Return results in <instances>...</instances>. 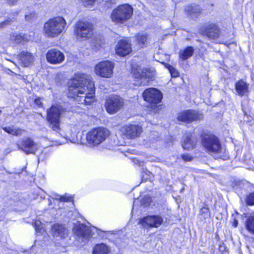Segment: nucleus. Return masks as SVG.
<instances>
[{
	"mask_svg": "<svg viewBox=\"0 0 254 254\" xmlns=\"http://www.w3.org/2000/svg\"><path fill=\"white\" fill-rule=\"evenodd\" d=\"M95 91L94 83L87 74L77 73L69 82L68 97L79 104H91L95 100Z\"/></svg>",
	"mask_w": 254,
	"mask_h": 254,
	"instance_id": "f257e3e1",
	"label": "nucleus"
},
{
	"mask_svg": "<svg viewBox=\"0 0 254 254\" xmlns=\"http://www.w3.org/2000/svg\"><path fill=\"white\" fill-rule=\"evenodd\" d=\"M67 28L66 22L63 17L58 16L49 19L44 25L43 30L46 36L55 38Z\"/></svg>",
	"mask_w": 254,
	"mask_h": 254,
	"instance_id": "f03ea898",
	"label": "nucleus"
},
{
	"mask_svg": "<svg viewBox=\"0 0 254 254\" xmlns=\"http://www.w3.org/2000/svg\"><path fill=\"white\" fill-rule=\"evenodd\" d=\"M65 110L60 105H53L47 110V121L50 127L57 132L61 130L60 119Z\"/></svg>",
	"mask_w": 254,
	"mask_h": 254,
	"instance_id": "7ed1b4c3",
	"label": "nucleus"
},
{
	"mask_svg": "<svg viewBox=\"0 0 254 254\" xmlns=\"http://www.w3.org/2000/svg\"><path fill=\"white\" fill-rule=\"evenodd\" d=\"M133 13L132 7L128 4L120 5L112 12L110 18L117 24H122L129 20Z\"/></svg>",
	"mask_w": 254,
	"mask_h": 254,
	"instance_id": "20e7f679",
	"label": "nucleus"
},
{
	"mask_svg": "<svg viewBox=\"0 0 254 254\" xmlns=\"http://www.w3.org/2000/svg\"><path fill=\"white\" fill-rule=\"evenodd\" d=\"M142 96L144 101L150 104L152 111L157 112L161 109L160 103L163 95L160 90L155 88H148L143 91Z\"/></svg>",
	"mask_w": 254,
	"mask_h": 254,
	"instance_id": "39448f33",
	"label": "nucleus"
},
{
	"mask_svg": "<svg viewBox=\"0 0 254 254\" xmlns=\"http://www.w3.org/2000/svg\"><path fill=\"white\" fill-rule=\"evenodd\" d=\"M201 143L206 151L210 154L221 152L222 147L219 140L212 134L207 133L202 135Z\"/></svg>",
	"mask_w": 254,
	"mask_h": 254,
	"instance_id": "423d86ee",
	"label": "nucleus"
},
{
	"mask_svg": "<svg viewBox=\"0 0 254 254\" xmlns=\"http://www.w3.org/2000/svg\"><path fill=\"white\" fill-rule=\"evenodd\" d=\"M110 134L109 130L106 128H95L87 134V141L90 145L97 146L104 141Z\"/></svg>",
	"mask_w": 254,
	"mask_h": 254,
	"instance_id": "0eeeda50",
	"label": "nucleus"
},
{
	"mask_svg": "<svg viewBox=\"0 0 254 254\" xmlns=\"http://www.w3.org/2000/svg\"><path fill=\"white\" fill-rule=\"evenodd\" d=\"M93 29V25L90 22L79 21L75 24L74 33L77 40H85L91 37Z\"/></svg>",
	"mask_w": 254,
	"mask_h": 254,
	"instance_id": "6e6552de",
	"label": "nucleus"
},
{
	"mask_svg": "<svg viewBox=\"0 0 254 254\" xmlns=\"http://www.w3.org/2000/svg\"><path fill=\"white\" fill-rule=\"evenodd\" d=\"M125 105L124 99L118 95H113L106 100L105 107L110 114H114L123 109Z\"/></svg>",
	"mask_w": 254,
	"mask_h": 254,
	"instance_id": "1a4fd4ad",
	"label": "nucleus"
},
{
	"mask_svg": "<svg viewBox=\"0 0 254 254\" xmlns=\"http://www.w3.org/2000/svg\"><path fill=\"white\" fill-rule=\"evenodd\" d=\"M114 64L109 61H104L97 64L94 68L95 73L104 78L111 77L113 73Z\"/></svg>",
	"mask_w": 254,
	"mask_h": 254,
	"instance_id": "9d476101",
	"label": "nucleus"
},
{
	"mask_svg": "<svg viewBox=\"0 0 254 254\" xmlns=\"http://www.w3.org/2000/svg\"><path fill=\"white\" fill-rule=\"evenodd\" d=\"M73 232L78 240H81L83 242L88 241L93 235L92 230L88 226L80 223L76 224L74 226Z\"/></svg>",
	"mask_w": 254,
	"mask_h": 254,
	"instance_id": "9b49d317",
	"label": "nucleus"
},
{
	"mask_svg": "<svg viewBox=\"0 0 254 254\" xmlns=\"http://www.w3.org/2000/svg\"><path fill=\"white\" fill-rule=\"evenodd\" d=\"M163 222V218L160 215H148L140 219L139 224L144 228H157L162 224Z\"/></svg>",
	"mask_w": 254,
	"mask_h": 254,
	"instance_id": "f8f14e48",
	"label": "nucleus"
},
{
	"mask_svg": "<svg viewBox=\"0 0 254 254\" xmlns=\"http://www.w3.org/2000/svg\"><path fill=\"white\" fill-rule=\"evenodd\" d=\"M202 115L193 110H188L180 112L177 117L178 121L190 123L194 121L201 120Z\"/></svg>",
	"mask_w": 254,
	"mask_h": 254,
	"instance_id": "ddd939ff",
	"label": "nucleus"
},
{
	"mask_svg": "<svg viewBox=\"0 0 254 254\" xmlns=\"http://www.w3.org/2000/svg\"><path fill=\"white\" fill-rule=\"evenodd\" d=\"M120 132L127 138L137 137L141 132V127L138 125L128 124L123 126L120 129Z\"/></svg>",
	"mask_w": 254,
	"mask_h": 254,
	"instance_id": "4468645a",
	"label": "nucleus"
},
{
	"mask_svg": "<svg viewBox=\"0 0 254 254\" xmlns=\"http://www.w3.org/2000/svg\"><path fill=\"white\" fill-rule=\"evenodd\" d=\"M47 61L52 64L62 63L64 60V54L57 49L49 50L46 55Z\"/></svg>",
	"mask_w": 254,
	"mask_h": 254,
	"instance_id": "2eb2a0df",
	"label": "nucleus"
},
{
	"mask_svg": "<svg viewBox=\"0 0 254 254\" xmlns=\"http://www.w3.org/2000/svg\"><path fill=\"white\" fill-rule=\"evenodd\" d=\"M18 147L27 154H34L37 149V143L29 137L23 138Z\"/></svg>",
	"mask_w": 254,
	"mask_h": 254,
	"instance_id": "dca6fc26",
	"label": "nucleus"
},
{
	"mask_svg": "<svg viewBox=\"0 0 254 254\" xmlns=\"http://www.w3.org/2000/svg\"><path fill=\"white\" fill-rule=\"evenodd\" d=\"M203 32L209 39H216L220 36V30L215 24L206 23Z\"/></svg>",
	"mask_w": 254,
	"mask_h": 254,
	"instance_id": "f3484780",
	"label": "nucleus"
},
{
	"mask_svg": "<svg viewBox=\"0 0 254 254\" xmlns=\"http://www.w3.org/2000/svg\"><path fill=\"white\" fill-rule=\"evenodd\" d=\"M131 46L129 42L126 40L119 41L116 49L117 54L121 56H126L131 52Z\"/></svg>",
	"mask_w": 254,
	"mask_h": 254,
	"instance_id": "a211bd4d",
	"label": "nucleus"
},
{
	"mask_svg": "<svg viewBox=\"0 0 254 254\" xmlns=\"http://www.w3.org/2000/svg\"><path fill=\"white\" fill-rule=\"evenodd\" d=\"M134 74L136 78H140L141 80L144 78H151L155 75L154 68H145L141 69L140 68L133 70Z\"/></svg>",
	"mask_w": 254,
	"mask_h": 254,
	"instance_id": "6ab92c4d",
	"label": "nucleus"
},
{
	"mask_svg": "<svg viewBox=\"0 0 254 254\" xmlns=\"http://www.w3.org/2000/svg\"><path fill=\"white\" fill-rule=\"evenodd\" d=\"M18 56V59L24 66L31 65L35 60V57L33 54L27 51H22Z\"/></svg>",
	"mask_w": 254,
	"mask_h": 254,
	"instance_id": "aec40b11",
	"label": "nucleus"
},
{
	"mask_svg": "<svg viewBox=\"0 0 254 254\" xmlns=\"http://www.w3.org/2000/svg\"><path fill=\"white\" fill-rule=\"evenodd\" d=\"M185 10L191 19L197 18L202 12V8L200 6L195 4L186 6Z\"/></svg>",
	"mask_w": 254,
	"mask_h": 254,
	"instance_id": "412c9836",
	"label": "nucleus"
},
{
	"mask_svg": "<svg viewBox=\"0 0 254 254\" xmlns=\"http://www.w3.org/2000/svg\"><path fill=\"white\" fill-rule=\"evenodd\" d=\"M52 232L55 236L60 237L61 239H65L68 235L67 229L63 225L58 224L53 226Z\"/></svg>",
	"mask_w": 254,
	"mask_h": 254,
	"instance_id": "4be33fe9",
	"label": "nucleus"
},
{
	"mask_svg": "<svg viewBox=\"0 0 254 254\" xmlns=\"http://www.w3.org/2000/svg\"><path fill=\"white\" fill-rule=\"evenodd\" d=\"M182 147L184 149L190 150L193 149L196 144V139L192 138L191 135H188L184 137Z\"/></svg>",
	"mask_w": 254,
	"mask_h": 254,
	"instance_id": "5701e85b",
	"label": "nucleus"
},
{
	"mask_svg": "<svg viewBox=\"0 0 254 254\" xmlns=\"http://www.w3.org/2000/svg\"><path fill=\"white\" fill-rule=\"evenodd\" d=\"M236 90L240 95H244L247 93L248 84L243 80H240L236 83Z\"/></svg>",
	"mask_w": 254,
	"mask_h": 254,
	"instance_id": "b1692460",
	"label": "nucleus"
},
{
	"mask_svg": "<svg viewBox=\"0 0 254 254\" xmlns=\"http://www.w3.org/2000/svg\"><path fill=\"white\" fill-rule=\"evenodd\" d=\"M110 252L109 248L106 245L102 243L96 245L93 251V254H108Z\"/></svg>",
	"mask_w": 254,
	"mask_h": 254,
	"instance_id": "393cba45",
	"label": "nucleus"
},
{
	"mask_svg": "<svg viewBox=\"0 0 254 254\" xmlns=\"http://www.w3.org/2000/svg\"><path fill=\"white\" fill-rule=\"evenodd\" d=\"M194 52L192 47H188L180 52V58L183 61L186 60L191 57Z\"/></svg>",
	"mask_w": 254,
	"mask_h": 254,
	"instance_id": "a878e982",
	"label": "nucleus"
},
{
	"mask_svg": "<svg viewBox=\"0 0 254 254\" xmlns=\"http://www.w3.org/2000/svg\"><path fill=\"white\" fill-rule=\"evenodd\" d=\"M246 226L247 229L254 234V213L251 214L248 216L246 221Z\"/></svg>",
	"mask_w": 254,
	"mask_h": 254,
	"instance_id": "bb28decb",
	"label": "nucleus"
},
{
	"mask_svg": "<svg viewBox=\"0 0 254 254\" xmlns=\"http://www.w3.org/2000/svg\"><path fill=\"white\" fill-rule=\"evenodd\" d=\"M9 39L13 43L18 44L22 41H25V36L16 33H12L10 35Z\"/></svg>",
	"mask_w": 254,
	"mask_h": 254,
	"instance_id": "cd10ccee",
	"label": "nucleus"
},
{
	"mask_svg": "<svg viewBox=\"0 0 254 254\" xmlns=\"http://www.w3.org/2000/svg\"><path fill=\"white\" fill-rule=\"evenodd\" d=\"M3 129L6 132L13 135H20L22 134V130L19 128H14L10 127H3Z\"/></svg>",
	"mask_w": 254,
	"mask_h": 254,
	"instance_id": "c85d7f7f",
	"label": "nucleus"
},
{
	"mask_svg": "<svg viewBox=\"0 0 254 254\" xmlns=\"http://www.w3.org/2000/svg\"><path fill=\"white\" fill-rule=\"evenodd\" d=\"M136 40L139 45V48H143V47L146 44L147 41V36L144 34H138L136 36Z\"/></svg>",
	"mask_w": 254,
	"mask_h": 254,
	"instance_id": "c756f323",
	"label": "nucleus"
},
{
	"mask_svg": "<svg viewBox=\"0 0 254 254\" xmlns=\"http://www.w3.org/2000/svg\"><path fill=\"white\" fill-rule=\"evenodd\" d=\"M36 232L39 234H43L45 232L43 229V225L39 220H35L33 223Z\"/></svg>",
	"mask_w": 254,
	"mask_h": 254,
	"instance_id": "7c9ffc66",
	"label": "nucleus"
},
{
	"mask_svg": "<svg viewBox=\"0 0 254 254\" xmlns=\"http://www.w3.org/2000/svg\"><path fill=\"white\" fill-rule=\"evenodd\" d=\"M246 202L249 205H254V192L249 193L246 198Z\"/></svg>",
	"mask_w": 254,
	"mask_h": 254,
	"instance_id": "2f4dec72",
	"label": "nucleus"
},
{
	"mask_svg": "<svg viewBox=\"0 0 254 254\" xmlns=\"http://www.w3.org/2000/svg\"><path fill=\"white\" fill-rule=\"evenodd\" d=\"M167 67L169 69L172 77H175L179 76L178 71L174 67L169 64H168Z\"/></svg>",
	"mask_w": 254,
	"mask_h": 254,
	"instance_id": "473e14b6",
	"label": "nucleus"
},
{
	"mask_svg": "<svg viewBox=\"0 0 254 254\" xmlns=\"http://www.w3.org/2000/svg\"><path fill=\"white\" fill-rule=\"evenodd\" d=\"M82 4L87 7H91L95 3L96 0H81Z\"/></svg>",
	"mask_w": 254,
	"mask_h": 254,
	"instance_id": "72a5a7b5",
	"label": "nucleus"
},
{
	"mask_svg": "<svg viewBox=\"0 0 254 254\" xmlns=\"http://www.w3.org/2000/svg\"><path fill=\"white\" fill-rule=\"evenodd\" d=\"M152 176V173L147 170L144 171L142 174V178L145 181L151 179Z\"/></svg>",
	"mask_w": 254,
	"mask_h": 254,
	"instance_id": "f704fd0d",
	"label": "nucleus"
},
{
	"mask_svg": "<svg viewBox=\"0 0 254 254\" xmlns=\"http://www.w3.org/2000/svg\"><path fill=\"white\" fill-rule=\"evenodd\" d=\"M72 198L71 196H68L66 195H64L63 196H61V198L60 201H63V202H67V201H72Z\"/></svg>",
	"mask_w": 254,
	"mask_h": 254,
	"instance_id": "c9c22d12",
	"label": "nucleus"
},
{
	"mask_svg": "<svg viewBox=\"0 0 254 254\" xmlns=\"http://www.w3.org/2000/svg\"><path fill=\"white\" fill-rule=\"evenodd\" d=\"M200 213L204 215V217H206L209 214V209L207 207H203L200 211Z\"/></svg>",
	"mask_w": 254,
	"mask_h": 254,
	"instance_id": "e433bc0d",
	"label": "nucleus"
},
{
	"mask_svg": "<svg viewBox=\"0 0 254 254\" xmlns=\"http://www.w3.org/2000/svg\"><path fill=\"white\" fill-rule=\"evenodd\" d=\"M34 103L38 107H42V99L40 97H36L34 99Z\"/></svg>",
	"mask_w": 254,
	"mask_h": 254,
	"instance_id": "4c0bfd02",
	"label": "nucleus"
},
{
	"mask_svg": "<svg viewBox=\"0 0 254 254\" xmlns=\"http://www.w3.org/2000/svg\"><path fill=\"white\" fill-rule=\"evenodd\" d=\"M182 158L185 161H190L192 159V157L188 154L182 155Z\"/></svg>",
	"mask_w": 254,
	"mask_h": 254,
	"instance_id": "58836bf2",
	"label": "nucleus"
},
{
	"mask_svg": "<svg viewBox=\"0 0 254 254\" xmlns=\"http://www.w3.org/2000/svg\"><path fill=\"white\" fill-rule=\"evenodd\" d=\"M50 197L52 199H56V200H61V195H60L56 193H52L50 195Z\"/></svg>",
	"mask_w": 254,
	"mask_h": 254,
	"instance_id": "ea45409f",
	"label": "nucleus"
},
{
	"mask_svg": "<svg viewBox=\"0 0 254 254\" xmlns=\"http://www.w3.org/2000/svg\"><path fill=\"white\" fill-rule=\"evenodd\" d=\"M18 0H7V3L10 5H14L16 4Z\"/></svg>",
	"mask_w": 254,
	"mask_h": 254,
	"instance_id": "a19ab883",
	"label": "nucleus"
},
{
	"mask_svg": "<svg viewBox=\"0 0 254 254\" xmlns=\"http://www.w3.org/2000/svg\"><path fill=\"white\" fill-rule=\"evenodd\" d=\"M9 24V20H5V21L0 23V28L3 27L7 25H8Z\"/></svg>",
	"mask_w": 254,
	"mask_h": 254,
	"instance_id": "79ce46f5",
	"label": "nucleus"
},
{
	"mask_svg": "<svg viewBox=\"0 0 254 254\" xmlns=\"http://www.w3.org/2000/svg\"><path fill=\"white\" fill-rule=\"evenodd\" d=\"M238 220L235 219L234 220V222H233V226H234L235 227H237V226H238Z\"/></svg>",
	"mask_w": 254,
	"mask_h": 254,
	"instance_id": "37998d69",
	"label": "nucleus"
},
{
	"mask_svg": "<svg viewBox=\"0 0 254 254\" xmlns=\"http://www.w3.org/2000/svg\"><path fill=\"white\" fill-rule=\"evenodd\" d=\"M56 142H57V144L59 145H61L65 142L64 141H61V140H58V141H56Z\"/></svg>",
	"mask_w": 254,
	"mask_h": 254,
	"instance_id": "c03bdc74",
	"label": "nucleus"
},
{
	"mask_svg": "<svg viewBox=\"0 0 254 254\" xmlns=\"http://www.w3.org/2000/svg\"><path fill=\"white\" fill-rule=\"evenodd\" d=\"M48 201H49V205H52V200L51 199H48Z\"/></svg>",
	"mask_w": 254,
	"mask_h": 254,
	"instance_id": "a18cd8bd",
	"label": "nucleus"
},
{
	"mask_svg": "<svg viewBox=\"0 0 254 254\" xmlns=\"http://www.w3.org/2000/svg\"><path fill=\"white\" fill-rule=\"evenodd\" d=\"M28 18H29V16L25 15V18H26V20H28Z\"/></svg>",
	"mask_w": 254,
	"mask_h": 254,
	"instance_id": "49530a36",
	"label": "nucleus"
},
{
	"mask_svg": "<svg viewBox=\"0 0 254 254\" xmlns=\"http://www.w3.org/2000/svg\"><path fill=\"white\" fill-rule=\"evenodd\" d=\"M140 84H142V85H143V84H145V83H143V81H141Z\"/></svg>",
	"mask_w": 254,
	"mask_h": 254,
	"instance_id": "de8ad7c7",
	"label": "nucleus"
},
{
	"mask_svg": "<svg viewBox=\"0 0 254 254\" xmlns=\"http://www.w3.org/2000/svg\"><path fill=\"white\" fill-rule=\"evenodd\" d=\"M94 228L95 229L96 231H98V230L97 229V228L94 227Z\"/></svg>",
	"mask_w": 254,
	"mask_h": 254,
	"instance_id": "09e8293b",
	"label": "nucleus"
},
{
	"mask_svg": "<svg viewBox=\"0 0 254 254\" xmlns=\"http://www.w3.org/2000/svg\"><path fill=\"white\" fill-rule=\"evenodd\" d=\"M1 113V111H0V113Z\"/></svg>",
	"mask_w": 254,
	"mask_h": 254,
	"instance_id": "8fccbe9b",
	"label": "nucleus"
},
{
	"mask_svg": "<svg viewBox=\"0 0 254 254\" xmlns=\"http://www.w3.org/2000/svg\"><path fill=\"white\" fill-rule=\"evenodd\" d=\"M1 220V219H0V221Z\"/></svg>",
	"mask_w": 254,
	"mask_h": 254,
	"instance_id": "3c124183",
	"label": "nucleus"
}]
</instances>
